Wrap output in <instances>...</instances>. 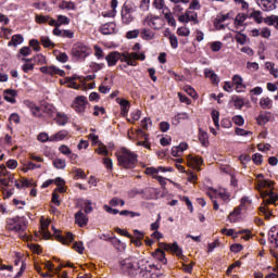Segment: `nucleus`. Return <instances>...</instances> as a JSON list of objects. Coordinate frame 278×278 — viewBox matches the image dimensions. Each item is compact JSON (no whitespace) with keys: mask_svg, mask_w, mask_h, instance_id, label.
Returning a JSON list of instances; mask_svg holds the SVG:
<instances>
[{"mask_svg":"<svg viewBox=\"0 0 278 278\" xmlns=\"http://www.w3.org/2000/svg\"><path fill=\"white\" fill-rule=\"evenodd\" d=\"M100 31L104 36H110L112 34H116V31H118V28H116V23L110 22V23L103 24L100 27Z\"/></svg>","mask_w":278,"mask_h":278,"instance_id":"12","label":"nucleus"},{"mask_svg":"<svg viewBox=\"0 0 278 278\" xmlns=\"http://www.w3.org/2000/svg\"><path fill=\"white\" fill-rule=\"evenodd\" d=\"M119 264L124 273H131V270H136L137 258L136 256H130L121 261Z\"/></svg>","mask_w":278,"mask_h":278,"instance_id":"10","label":"nucleus"},{"mask_svg":"<svg viewBox=\"0 0 278 278\" xmlns=\"http://www.w3.org/2000/svg\"><path fill=\"white\" fill-rule=\"evenodd\" d=\"M188 162H189L190 166H192L193 168H197L198 166H201V164H203V159H201L199 156L189 155Z\"/></svg>","mask_w":278,"mask_h":278,"instance_id":"31","label":"nucleus"},{"mask_svg":"<svg viewBox=\"0 0 278 278\" xmlns=\"http://www.w3.org/2000/svg\"><path fill=\"white\" fill-rule=\"evenodd\" d=\"M232 83L235 84V86H237V88H244L243 79L240 75H235L232 77Z\"/></svg>","mask_w":278,"mask_h":278,"instance_id":"45","label":"nucleus"},{"mask_svg":"<svg viewBox=\"0 0 278 278\" xmlns=\"http://www.w3.org/2000/svg\"><path fill=\"white\" fill-rule=\"evenodd\" d=\"M151 125H153V122H151V119L149 117H144L141 121V127L142 129H149V127H151Z\"/></svg>","mask_w":278,"mask_h":278,"instance_id":"59","label":"nucleus"},{"mask_svg":"<svg viewBox=\"0 0 278 278\" xmlns=\"http://www.w3.org/2000/svg\"><path fill=\"white\" fill-rule=\"evenodd\" d=\"M257 125H266L270 122V112H263L256 117Z\"/></svg>","mask_w":278,"mask_h":278,"instance_id":"24","label":"nucleus"},{"mask_svg":"<svg viewBox=\"0 0 278 278\" xmlns=\"http://www.w3.org/2000/svg\"><path fill=\"white\" fill-rule=\"evenodd\" d=\"M270 186H273V182L271 181H268V180H258V184H257V189L258 190H262V188H270Z\"/></svg>","mask_w":278,"mask_h":278,"instance_id":"57","label":"nucleus"},{"mask_svg":"<svg viewBox=\"0 0 278 278\" xmlns=\"http://www.w3.org/2000/svg\"><path fill=\"white\" fill-rule=\"evenodd\" d=\"M138 59V53L136 52H131L128 56V61L126 62V64L128 66H136L138 63H136V60Z\"/></svg>","mask_w":278,"mask_h":278,"instance_id":"43","label":"nucleus"},{"mask_svg":"<svg viewBox=\"0 0 278 278\" xmlns=\"http://www.w3.org/2000/svg\"><path fill=\"white\" fill-rule=\"evenodd\" d=\"M213 123L217 129H220V113L216 110H213L211 113Z\"/></svg>","mask_w":278,"mask_h":278,"instance_id":"35","label":"nucleus"},{"mask_svg":"<svg viewBox=\"0 0 278 278\" xmlns=\"http://www.w3.org/2000/svg\"><path fill=\"white\" fill-rule=\"evenodd\" d=\"M261 197L263 199L264 206L260 207V213L264 214L265 218L268 219L273 216V211H270L267 205H275V203H277L278 195L273 191H262Z\"/></svg>","mask_w":278,"mask_h":278,"instance_id":"2","label":"nucleus"},{"mask_svg":"<svg viewBox=\"0 0 278 278\" xmlns=\"http://www.w3.org/2000/svg\"><path fill=\"white\" fill-rule=\"evenodd\" d=\"M53 166H54V168H58V169H64V168H66V160H64V159H55L54 161H53Z\"/></svg>","mask_w":278,"mask_h":278,"instance_id":"39","label":"nucleus"},{"mask_svg":"<svg viewBox=\"0 0 278 278\" xmlns=\"http://www.w3.org/2000/svg\"><path fill=\"white\" fill-rule=\"evenodd\" d=\"M260 105L263 110H270L273 108V100L268 97L261 98Z\"/></svg>","mask_w":278,"mask_h":278,"instance_id":"33","label":"nucleus"},{"mask_svg":"<svg viewBox=\"0 0 278 278\" xmlns=\"http://www.w3.org/2000/svg\"><path fill=\"white\" fill-rule=\"evenodd\" d=\"M139 34L142 40H153L155 38V33L149 28H142Z\"/></svg>","mask_w":278,"mask_h":278,"instance_id":"21","label":"nucleus"},{"mask_svg":"<svg viewBox=\"0 0 278 278\" xmlns=\"http://www.w3.org/2000/svg\"><path fill=\"white\" fill-rule=\"evenodd\" d=\"M86 105H88V100L84 96H78L75 98L72 108L75 110V112H78L79 114L86 112Z\"/></svg>","mask_w":278,"mask_h":278,"instance_id":"8","label":"nucleus"},{"mask_svg":"<svg viewBox=\"0 0 278 278\" xmlns=\"http://www.w3.org/2000/svg\"><path fill=\"white\" fill-rule=\"evenodd\" d=\"M75 223L77 224L78 227H84V226L88 225V216H86V214H84V212L78 211L75 214Z\"/></svg>","mask_w":278,"mask_h":278,"instance_id":"16","label":"nucleus"},{"mask_svg":"<svg viewBox=\"0 0 278 278\" xmlns=\"http://www.w3.org/2000/svg\"><path fill=\"white\" fill-rule=\"evenodd\" d=\"M157 173H166V168L165 167H148L146 169V175H157Z\"/></svg>","mask_w":278,"mask_h":278,"instance_id":"38","label":"nucleus"},{"mask_svg":"<svg viewBox=\"0 0 278 278\" xmlns=\"http://www.w3.org/2000/svg\"><path fill=\"white\" fill-rule=\"evenodd\" d=\"M269 236V242L271 244H275V249H278V226L273 227L268 233Z\"/></svg>","mask_w":278,"mask_h":278,"instance_id":"18","label":"nucleus"},{"mask_svg":"<svg viewBox=\"0 0 278 278\" xmlns=\"http://www.w3.org/2000/svg\"><path fill=\"white\" fill-rule=\"evenodd\" d=\"M108 66H116L118 60H121V52L113 51L105 56Z\"/></svg>","mask_w":278,"mask_h":278,"instance_id":"15","label":"nucleus"},{"mask_svg":"<svg viewBox=\"0 0 278 278\" xmlns=\"http://www.w3.org/2000/svg\"><path fill=\"white\" fill-rule=\"evenodd\" d=\"M265 23L267 25L274 26L278 29V16L277 15H270L265 20Z\"/></svg>","mask_w":278,"mask_h":278,"instance_id":"40","label":"nucleus"},{"mask_svg":"<svg viewBox=\"0 0 278 278\" xmlns=\"http://www.w3.org/2000/svg\"><path fill=\"white\" fill-rule=\"evenodd\" d=\"M134 12L136 9L131 5H124L122 9V23L129 25L134 21Z\"/></svg>","mask_w":278,"mask_h":278,"instance_id":"7","label":"nucleus"},{"mask_svg":"<svg viewBox=\"0 0 278 278\" xmlns=\"http://www.w3.org/2000/svg\"><path fill=\"white\" fill-rule=\"evenodd\" d=\"M118 104L121 105V110H122V116H127V114H129V101L127 100H119Z\"/></svg>","mask_w":278,"mask_h":278,"instance_id":"32","label":"nucleus"},{"mask_svg":"<svg viewBox=\"0 0 278 278\" xmlns=\"http://www.w3.org/2000/svg\"><path fill=\"white\" fill-rule=\"evenodd\" d=\"M187 18L189 23H193V25H199V14L192 10H187Z\"/></svg>","mask_w":278,"mask_h":278,"instance_id":"30","label":"nucleus"},{"mask_svg":"<svg viewBox=\"0 0 278 278\" xmlns=\"http://www.w3.org/2000/svg\"><path fill=\"white\" fill-rule=\"evenodd\" d=\"M14 264L15 266H18L21 264L20 271L14 276V278L23 277V273H25V268H27V265L25 264V261L21 260V255H17Z\"/></svg>","mask_w":278,"mask_h":278,"instance_id":"22","label":"nucleus"},{"mask_svg":"<svg viewBox=\"0 0 278 278\" xmlns=\"http://www.w3.org/2000/svg\"><path fill=\"white\" fill-rule=\"evenodd\" d=\"M235 40L238 42V45H247V35L237 33Z\"/></svg>","mask_w":278,"mask_h":278,"instance_id":"46","label":"nucleus"},{"mask_svg":"<svg viewBox=\"0 0 278 278\" xmlns=\"http://www.w3.org/2000/svg\"><path fill=\"white\" fill-rule=\"evenodd\" d=\"M52 231L55 233L59 242H62V244H71V242H73V233L67 232L66 237H63V236L59 235L60 230H58L55 228V226H52Z\"/></svg>","mask_w":278,"mask_h":278,"instance_id":"13","label":"nucleus"},{"mask_svg":"<svg viewBox=\"0 0 278 278\" xmlns=\"http://www.w3.org/2000/svg\"><path fill=\"white\" fill-rule=\"evenodd\" d=\"M169 42L172 49H177V47H179V40L176 35H169Z\"/></svg>","mask_w":278,"mask_h":278,"instance_id":"55","label":"nucleus"},{"mask_svg":"<svg viewBox=\"0 0 278 278\" xmlns=\"http://www.w3.org/2000/svg\"><path fill=\"white\" fill-rule=\"evenodd\" d=\"M210 199H222L224 203H229L231 201V193L227 189H211L208 192Z\"/></svg>","mask_w":278,"mask_h":278,"instance_id":"6","label":"nucleus"},{"mask_svg":"<svg viewBox=\"0 0 278 278\" xmlns=\"http://www.w3.org/2000/svg\"><path fill=\"white\" fill-rule=\"evenodd\" d=\"M137 194H142L143 199L151 201L152 199H157V195L160 194V189L148 187L137 191Z\"/></svg>","mask_w":278,"mask_h":278,"instance_id":"9","label":"nucleus"},{"mask_svg":"<svg viewBox=\"0 0 278 278\" xmlns=\"http://www.w3.org/2000/svg\"><path fill=\"white\" fill-rule=\"evenodd\" d=\"M59 8L61 10H75V3L73 1H62Z\"/></svg>","mask_w":278,"mask_h":278,"instance_id":"41","label":"nucleus"},{"mask_svg":"<svg viewBox=\"0 0 278 278\" xmlns=\"http://www.w3.org/2000/svg\"><path fill=\"white\" fill-rule=\"evenodd\" d=\"M23 42H25V38L23 37V35H13L11 41H9L8 43V47H18V45H23Z\"/></svg>","mask_w":278,"mask_h":278,"instance_id":"20","label":"nucleus"},{"mask_svg":"<svg viewBox=\"0 0 278 278\" xmlns=\"http://www.w3.org/2000/svg\"><path fill=\"white\" fill-rule=\"evenodd\" d=\"M27 218L23 216L10 218L7 222V229L9 231H14V233H18L22 240H27Z\"/></svg>","mask_w":278,"mask_h":278,"instance_id":"1","label":"nucleus"},{"mask_svg":"<svg viewBox=\"0 0 278 278\" xmlns=\"http://www.w3.org/2000/svg\"><path fill=\"white\" fill-rule=\"evenodd\" d=\"M261 36L265 39H268V38H270V36H273V33H271L270 28L263 27V28H261Z\"/></svg>","mask_w":278,"mask_h":278,"instance_id":"56","label":"nucleus"},{"mask_svg":"<svg viewBox=\"0 0 278 278\" xmlns=\"http://www.w3.org/2000/svg\"><path fill=\"white\" fill-rule=\"evenodd\" d=\"M185 92H187V94H189V97H192V99H197V91L194 90V88H192L191 86H185L184 87Z\"/></svg>","mask_w":278,"mask_h":278,"instance_id":"54","label":"nucleus"},{"mask_svg":"<svg viewBox=\"0 0 278 278\" xmlns=\"http://www.w3.org/2000/svg\"><path fill=\"white\" fill-rule=\"evenodd\" d=\"M257 5L263 12H273V10H277V4L273 0H258Z\"/></svg>","mask_w":278,"mask_h":278,"instance_id":"11","label":"nucleus"},{"mask_svg":"<svg viewBox=\"0 0 278 278\" xmlns=\"http://www.w3.org/2000/svg\"><path fill=\"white\" fill-rule=\"evenodd\" d=\"M58 25L61 27V25H68L71 23V20L65 15H58Z\"/></svg>","mask_w":278,"mask_h":278,"instance_id":"51","label":"nucleus"},{"mask_svg":"<svg viewBox=\"0 0 278 278\" xmlns=\"http://www.w3.org/2000/svg\"><path fill=\"white\" fill-rule=\"evenodd\" d=\"M66 136H68V131L60 130L59 132L50 137V142H60V140H64Z\"/></svg>","mask_w":278,"mask_h":278,"instance_id":"28","label":"nucleus"},{"mask_svg":"<svg viewBox=\"0 0 278 278\" xmlns=\"http://www.w3.org/2000/svg\"><path fill=\"white\" fill-rule=\"evenodd\" d=\"M59 151H60V153H62L63 155H67V156H70L71 153H73V151H71V150L68 149V147H67V146H64V144L59 148Z\"/></svg>","mask_w":278,"mask_h":278,"instance_id":"63","label":"nucleus"},{"mask_svg":"<svg viewBox=\"0 0 278 278\" xmlns=\"http://www.w3.org/2000/svg\"><path fill=\"white\" fill-rule=\"evenodd\" d=\"M117 162L124 168H134L138 162V155L126 148H122L121 154L117 155Z\"/></svg>","mask_w":278,"mask_h":278,"instance_id":"3","label":"nucleus"},{"mask_svg":"<svg viewBox=\"0 0 278 278\" xmlns=\"http://www.w3.org/2000/svg\"><path fill=\"white\" fill-rule=\"evenodd\" d=\"M72 55L76 60H86L90 55V48L83 42L74 45L72 49Z\"/></svg>","mask_w":278,"mask_h":278,"instance_id":"4","label":"nucleus"},{"mask_svg":"<svg viewBox=\"0 0 278 278\" xmlns=\"http://www.w3.org/2000/svg\"><path fill=\"white\" fill-rule=\"evenodd\" d=\"M140 36V29H134L126 33V38L128 40H134V38H137Z\"/></svg>","mask_w":278,"mask_h":278,"instance_id":"48","label":"nucleus"},{"mask_svg":"<svg viewBox=\"0 0 278 278\" xmlns=\"http://www.w3.org/2000/svg\"><path fill=\"white\" fill-rule=\"evenodd\" d=\"M169 251H172V253H175L178 256L181 255L182 253L177 243L169 244Z\"/></svg>","mask_w":278,"mask_h":278,"instance_id":"58","label":"nucleus"},{"mask_svg":"<svg viewBox=\"0 0 278 278\" xmlns=\"http://www.w3.org/2000/svg\"><path fill=\"white\" fill-rule=\"evenodd\" d=\"M75 79H79V76L74 75L70 78H66L65 84H67L68 88H74V90H79V86L75 83Z\"/></svg>","mask_w":278,"mask_h":278,"instance_id":"36","label":"nucleus"},{"mask_svg":"<svg viewBox=\"0 0 278 278\" xmlns=\"http://www.w3.org/2000/svg\"><path fill=\"white\" fill-rule=\"evenodd\" d=\"M165 20L167 21L168 25L172 27H175L177 25V21H175V17L173 16V13H165Z\"/></svg>","mask_w":278,"mask_h":278,"instance_id":"52","label":"nucleus"},{"mask_svg":"<svg viewBox=\"0 0 278 278\" xmlns=\"http://www.w3.org/2000/svg\"><path fill=\"white\" fill-rule=\"evenodd\" d=\"M188 118H190V115H188V113H186V112L178 113L174 117V123H176V125H179V123H181V121H188Z\"/></svg>","mask_w":278,"mask_h":278,"instance_id":"37","label":"nucleus"},{"mask_svg":"<svg viewBox=\"0 0 278 278\" xmlns=\"http://www.w3.org/2000/svg\"><path fill=\"white\" fill-rule=\"evenodd\" d=\"M54 121H55V123H58L59 125L64 127V125H66V123H68V115L59 112L54 116Z\"/></svg>","mask_w":278,"mask_h":278,"instance_id":"29","label":"nucleus"},{"mask_svg":"<svg viewBox=\"0 0 278 278\" xmlns=\"http://www.w3.org/2000/svg\"><path fill=\"white\" fill-rule=\"evenodd\" d=\"M85 214H90L92 212V202L90 200H85Z\"/></svg>","mask_w":278,"mask_h":278,"instance_id":"64","label":"nucleus"},{"mask_svg":"<svg viewBox=\"0 0 278 278\" xmlns=\"http://www.w3.org/2000/svg\"><path fill=\"white\" fill-rule=\"evenodd\" d=\"M110 205L112 207H118V205H121L122 207L125 205V200H121L118 198H113L111 201H110Z\"/></svg>","mask_w":278,"mask_h":278,"instance_id":"50","label":"nucleus"},{"mask_svg":"<svg viewBox=\"0 0 278 278\" xmlns=\"http://www.w3.org/2000/svg\"><path fill=\"white\" fill-rule=\"evenodd\" d=\"M204 75L205 77H207L208 79H211V81L213 84L218 85L220 79H218V75H216V73H214V71L210 70V68H205L204 70Z\"/></svg>","mask_w":278,"mask_h":278,"instance_id":"27","label":"nucleus"},{"mask_svg":"<svg viewBox=\"0 0 278 278\" xmlns=\"http://www.w3.org/2000/svg\"><path fill=\"white\" fill-rule=\"evenodd\" d=\"M207 138H208L207 132L200 130L199 140L203 144V147H207L208 144Z\"/></svg>","mask_w":278,"mask_h":278,"instance_id":"47","label":"nucleus"},{"mask_svg":"<svg viewBox=\"0 0 278 278\" xmlns=\"http://www.w3.org/2000/svg\"><path fill=\"white\" fill-rule=\"evenodd\" d=\"M155 268V265H149V261L141 258L137 263H135V270H141V275L143 278H149V273Z\"/></svg>","mask_w":278,"mask_h":278,"instance_id":"5","label":"nucleus"},{"mask_svg":"<svg viewBox=\"0 0 278 278\" xmlns=\"http://www.w3.org/2000/svg\"><path fill=\"white\" fill-rule=\"evenodd\" d=\"M154 256L156 257V260H159V262H161L162 264H166L167 260H166V254L164 253V251L162 250H156V252L154 253Z\"/></svg>","mask_w":278,"mask_h":278,"instance_id":"42","label":"nucleus"},{"mask_svg":"<svg viewBox=\"0 0 278 278\" xmlns=\"http://www.w3.org/2000/svg\"><path fill=\"white\" fill-rule=\"evenodd\" d=\"M189 10H201V2L199 0H191Z\"/></svg>","mask_w":278,"mask_h":278,"instance_id":"62","label":"nucleus"},{"mask_svg":"<svg viewBox=\"0 0 278 278\" xmlns=\"http://www.w3.org/2000/svg\"><path fill=\"white\" fill-rule=\"evenodd\" d=\"M251 17L254 18L256 23H262V12L261 11H254L251 13Z\"/></svg>","mask_w":278,"mask_h":278,"instance_id":"60","label":"nucleus"},{"mask_svg":"<svg viewBox=\"0 0 278 278\" xmlns=\"http://www.w3.org/2000/svg\"><path fill=\"white\" fill-rule=\"evenodd\" d=\"M119 215L121 216H129V218H136V216H140V213L124 210V211L119 212Z\"/></svg>","mask_w":278,"mask_h":278,"instance_id":"49","label":"nucleus"},{"mask_svg":"<svg viewBox=\"0 0 278 278\" xmlns=\"http://www.w3.org/2000/svg\"><path fill=\"white\" fill-rule=\"evenodd\" d=\"M144 141H138L137 147H144V149H151V143H149V135L143 134Z\"/></svg>","mask_w":278,"mask_h":278,"instance_id":"44","label":"nucleus"},{"mask_svg":"<svg viewBox=\"0 0 278 278\" xmlns=\"http://www.w3.org/2000/svg\"><path fill=\"white\" fill-rule=\"evenodd\" d=\"M177 34H178V36H182L185 38H188V36H190V28H188V27H179L177 29Z\"/></svg>","mask_w":278,"mask_h":278,"instance_id":"53","label":"nucleus"},{"mask_svg":"<svg viewBox=\"0 0 278 278\" xmlns=\"http://www.w3.org/2000/svg\"><path fill=\"white\" fill-rule=\"evenodd\" d=\"M43 112H45V114L50 116V118H55V116L59 113L58 109H55V106H53V104H46L43 108Z\"/></svg>","mask_w":278,"mask_h":278,"instance_id":"26","label":"nucleus"},{"mask_svg":"<svg viewBox=\"0 0 278 278\" xmlns=\"http://www.w3.org/2000/svg\"><path fill=\"white\" fill-rule=\"evenodd\" d=\"M48 227H49V222L47 220L41 222V235H42V238H45V240H49V238H51V232L47 230Z\"/></svg>","mask_w":278,"mask_h":278,"instance_id":"34","label":"nucleus"},{"mask_svg":"<svg viewBox=\"0 0 278 278\" xmlns=\"http://www.w3.org/2000/svg\"><path fill=\"white\" fill-rule=\"evenodd\" d=\"M249 18V15L247 13H238L235 17V27L238 29V27H244V22Z\"/></svg>","mask_w":278,"mask_h":278,"instance_id":"19","label":"nucleus"},{"mask_svg":"<svg viewBox=\"0 0 278 278\" xmlns=\"http://www.w3.org/2000/svg\"><path fill=\"white\" fill-rule=\"evenodd\" d=\"M25 105L31 112L33 116H40V106L34 104V102L29 100L25 101Z\"/></svg>","mask_w":278,"mask_h":278,"instance_id":"25","label":"nucleus"},{"mask_svg":"<svg viewBox=\"0 0 278 278\" xmlns=\"http://www.w3.org/2000/svg\"><path fill=\"white\" fill-rule=\"evenodd\" d=\"M242 210H244V206L240 204V206L236 207L233 212H231L228 216L229 223H238L240 214H242Z\"/></svg>","mask_w":278,"mask_h":278,"instance_id":"17","label":"nucleus"},{"mask_svg":"<svg viewBox=\"0 0 278 278\" xmlns=\"http://www.w3.org/2000/svg\"><path fill=\"white\" fill-rule=\"evenodd\" d=\"M43 75H64V71L58 68L55 65L40 67Z\"/></svg>","mask_w":278,"mask_h":278,"instance_id":"14","label":"nucleus"},{"mask_svg":"<svg viewBox=\"0 0 278 278\" xmlns=\"http://www.w3.org/2000/svg\"><path fill=\"white\" fill-rule=\"evenodd\" d=\"M16 90L7 89L4 91V99L8 101V103H16Z\"/></svg>","mask_w":278,"mask_h":278,"instance_id":"23","label":"nucleus"},{"mask_svg":"<svg viewBox=\"0 0 278 278\" xmlns=\"http://www.w3.org/2000/svg\"><path fill=\"white\" fill-rule=\"evenodd\" d=\"M232 121L235 125H239V127H242V125H244V117H242L241 115L233 116Z\"/></svg>","mask_w":278,"mask_h":278,"instance_id":"61","label":"nucleus"}]
</instances>
